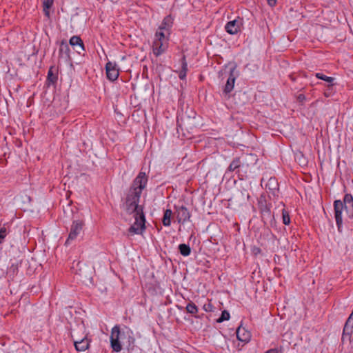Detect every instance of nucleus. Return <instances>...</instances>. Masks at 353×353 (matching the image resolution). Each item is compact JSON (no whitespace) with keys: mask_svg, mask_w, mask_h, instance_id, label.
I'll return each mask as SVG.
<instances>
[{"mask_svg":"<svg viewBox=\"0 0 353 353\" xmlns=\"http://www.w3.org/2000/svg\"><path fill=\"white\" fill-rule=\"evenodd\" d=\"M247 198H248V199H249V198H250V195L248 194H247Z\"/></svg>","mask_w":353,"mask_h":353,"instance_id":"ea45409f","label":"nucleus"},{"mask_svg":"<svg viewBox=\"0 0 353 353\" xmlns=\"http://www.w3.org/2000/svg\"><path fill=\"white\" fill-rule=\"evenodd\" d=\"M152 47L154 54L156 56H159L165 51L167 48V43L165 41L154 40Z\"/></svg>","mask_w":353,"mask_h":353,"instance_id":"2eb2a0df","label":"nucleus"},{"mask_svg":"<svg viewBox=\"0 0 353 353\" xmlns=\"http://www.w3.org/2000/svg\"><path fill=\"white\" fill-rule=\"evenodd\" d=\"M237 339L243 342H248L250 339V333L244 327L239 326L236 332Z\"/></svg>","mask_w":353,"mask_h":353,"instance_id":"f3484780","label":"nucleus"},{"mask_svg":"<svg viewBox=\"0 0 353 353\" xmlns=\"http://www.w3.org/2000/svg\"><path fill=\"white\" fill-rule=\"evenodd\" d=\"M7 235V230L6 227L3 226L0 228V244L3 242V239Z\"/></svg>","mask_w":353,"mask_h":353,"instance_id":"2f4dec72","label":"nucleus"},{"mask_svg":"<svg viewBox=\"0 0 353 353\" xmlns=\"http://www.w3.org/2000/svg\"><path fill=\"white\" fill-rule=\"evenodd\" d=\"M77 274L80 276L81 278V280L83 282V283H92V276H91V274L90 275H85L84 274V272L81 270V269H79V272L77 273Z\"/></svg>","mask_w":353,"mask_h":353,"instance_id":"a878e982","label":"nucleus"},{"mask_svg":"<svg viewBox=\"0 0 353 353\" xmlns=\"http://www.w3.org/2000/svg\"><path fill=\"white\" fill-rule=\"evenodd\" d=\"M173 23V19L170 15L166 16L159 28L160 30L168 31Z\"/></svg>","mask_w":353,"mask_h":353,"instance_id":"6ab92c4d","label":"nucleus"},{"mask_svg":"<svg viewBox=\"0 0 353 353\" xmlns=\"http://www.w3.org/2000/svg\"><path fill=\"white\" fill-rule=\"evenodd\" d=\"M265 353H280L278 349L274 348L266 351Z\"/></svg>","mask_w":353,"mask_h":353,"instance_id":"c9c22d12","label":"nucleus"},{"mask_svg":"<svg viewBox=\"0 0 353 353\" xmlns=\"http://www.w3.org/2000/svg\"><path fill=\"white\" fill-rule=\"evenodd\" d=\"M57 81V76L53 73L52 68H50L48 72L47 81L48 84H54Z\"/></svg>","mask_w":353,"mask_h":353,"instance_id":"393cba45","label":"nucleus"},{"mask_svg":"<svg viewBox=\"0 0 353 353\" xmlns=\"http://www.w3.org/2000/svg\"><path fill=\"white\" fill-rule=\"evenodd\" d=\"M342 339L348 340L350 342L353 341V310L345 324Z\"/></svg>","mask_w":353,"mask_h":353,"instance_id":"6e6552de","label":"nucleus"},{"mask_svg":"<svg viewBox=\"0 0 353 353\" xmlns=\"http://www.w3.org/2000/svg\"><path fill=\"white\" fill-rule=\"evenodd\" d=\"M316 77L317 79H321V80H323L327 83H332L334 81V78L332 77H327L321 73H316L315 74Z\"/></svg>","mask_w":353,"mask_h":353,"instance_id":"cd10ccee","label":"nucleus"},{"mask_svg":"<svg viewBox=\"0 0 353 353\" xmlns=\"http://www.w3.org/2000/svg\"><path fill=\"white\" fill-rule=\"evenodd\" d=\"M334 217L339 231L343 224L342 212L345 209L348 218L353 219V196L350 194H346L344 196L343 201L336 200L334 202Z\"/></svg>","mask_w":353,"mask_h":353,"instance_id":"f03ea898","label":"nucleus"},{"mask_svg":"<svg viewBox=\"0 0 353 353\" xmlns=\"http://www.w3.org/2000/svg\"><path fill=\"white\" fill-rule=\"evenodd\" d=\"M235 68H232L230 70L229 77L228 78L226 84L224 86L223 92V94L229 97V94L232 91L234 86V83L236 80V76L234 74Z\"/></svg>","mask_w":353,"mask_h":353,"instance_id":"4468645a","label":"nucleus"},{"mask_svg":"<svg viewBox=\"0 0 353 353\" xmlns=\"http://www.w3.org/2000/svg\"><path fill=\"white\" fill-rule=\"evenodd\" d=\"M230 319V313L227 310H223L221 316L216 320L218 323H221Z\"/></svg>","mask_w":353,"mask_h":353,"instance_id":"c756f323","label":"nucleus"},{"mask_svg":"<svg viewBox=\"0 0 353 353\" xmlns=\"http://www.w3.org/2000/svg\"><path fill=\"white\" fill-rule=\"evenodd\" d=\"M297 99H298L299 101L303 102V101H304L305 100V97L304 94H300L298 95Z\"/></svg>","mask_w":353,"mask_h":353,"instance_id":"f704fd0d","label":"nucleus"},{"mask_svg":"<svg viewBox=\"0 0 353 353\" xmlns=\"http://www.w3.org/2000/svg\"><path fill=\"white\" fill-rule=\"evenodd\" d=\"M120 327L119 325H115L111 332L110 343L111 347L114 352H119L121 350L122 347L119 341L120 338Z\"/></svg>","mask_w":353,"mask_h":353,"instance_id":"0eeeda50","label":"nucleus"},{"mask_svg":"<svg viewBox=\"0 0 353 353\" xmlns=\"http://www.w3.org/2000/svg\"><path fill=\"white\" fill-rule=\"evenodd\" d=\"M181 70L179 72V77L181 79H184L186 77L188 71V64L185 61V57H183L181 59Z\"/></svg>","mask_w":353,"mask_h":353,"instance_id":"5701e85b","label":"nucleus"},{"mask_svg":"<svg viewBox=\"0 0 353 353\" xmlns=\"http://www.w3.org/2000/svg\"><path fill=\"white\" fill-rule=\"evenodd\" d=\"M268 2V4L270 6H274L276 5V0H267Z\"/></svg>","mask_w":353,"mask_h":353,"instance_id":"e433bc0d","label":"nucleus"},{"mask_svg":"<svg viewBox=\"0 0 353 353\" xmlns=\"http://www.w3.org/2000/svg\"><path fill=\"white\" fill-rule=\"evenodd\" d=\"M85 328L84 324L82 323L81 325H77V330H73L72 332V337L74 339V345L77 351H85L88 349L90 345V341L87 337V334L85 333Z\"/></svg>","mask_w":353,"mask_h":353,"instance_id":"7ed1b4c3","label":"nucleus"},{"mask_svg":"<svg viewBox=\"0 0 353 353\" xmlns=\"http://www.w3.org/2000/svg\"><path fill=\"white\" fill-rule=\"evenodd\" d=\"M177 123L178 130L181 129L182 131L186 130L188 132H193L199 125V122L195 117H182L181 121H177Z\"/></svg>","mask_w":353,"mask_h":353,"instance_id":"39448f33","label":"nucleus"},{"mask_svg":"<svg viewBox=\"0 0 353 353\" xmlns=\"http://www.w3.org/2000/svg\"><path fill=\"white\" fill-rule=\"evenodd\" d=\"M154 40H159V41H166V39L165 37V33L163 32V30H159L156 34H155V39Z\"/></svg>","mask_w":353,"mask_h":353,"instance_id":"7c9ffc66","label":"nucleus"},{"mask_svg":"<svg viewBox=\"0 0 353 353\" xmlns=\"http://www.w3.org/2000/svg\"><path fill=\"white\" fill-rule=\"evenodd\" d=\"M107 78L110 81H115L118 79L119 72L117 65L114 63L108 61L105 65Z\"/></svg>","mask_w":353,"mask_h":353,"instance_id":"ddd939ff","label":"nucleus"},{"mask_svg":"<svg viewBox=\"0 0 353 353\" xmlns=\"http://www.w3.org/2000/svg\"><path fill=\"white\" fill-rule=\"evenodd\" d=\"M176 209V219L179 223H184L190 220V213L186 207L182 206H174Z\"/></svg>","mask_w":353,"mask_h":353,"instance_id":"9b49d317","label":"nucleus"},{"mask_svg":"<svg viewBox=\"0 0 353 353\" xmlns=\"http://www.w3.org/2000/svg\"><path fill=\"white\" fill-rule=\"evenodd\" d=\"M261 185H265V188L269 194L275 196L276 192L279 191V183L275 177H270L268 181L265 182L263 178L261 181Z\"/></svg>","mask_w":353,"mask_h":353,"instance_id":"1a4fd4ad","label":"nucleus"},{"mask_svg":"<svg viewBox=\"0 0 353 353\" xmlns=\"http://www.w3.org/2000/svg\"><path fill=\"white\" fill-rule=\"evenodd\" d=\"M225 29L228 33L230 34H234L237 33L240 29V23L236 19L230 21L227 23Z\"/></svg>","mask_w":353,"mask_h":353,"instance_id":"dca6fc26","label":"nucleus"},{"mask_svg":"<svg viewBox=\"0 0 353 353\" xmlns=\"http://www.w3.org/2000/svg\"><path fill=\"white\" fill-rule=\"evenodd\" d=\"M83 222L82 221H74L71 225L69 236L65 241V244H68L70 240H74L82 230Z\"/></svg>","mask_w":353,"mask_h":353,"instance_id":"9d476101","label":"nucleus"},{"mask_svg":"<svg viewBox=\"0 0 353 353\" xmlns=\"http://www.w3.org/2000/svg\"><path fill=\"white\" fill-rule=\"evenodd\" d=\"M172 216V211L170 209H167L164 211L163 217L162 219L163 225L168 227L171 225V217Z\"/></svg>","mask_w":353,"mask_h":353,"instance_id":"412c9836","label":"nucleus"},{"mask_svg":"<svg viewBox=\"0 0 353 353\" xmlns=\"http://www.w3.org/2000/svg\"><path fill=\"white\" fill-rule=\"evenodd\" d=\"M70 44L73 47H79L81 50H84L83 41L78 36L72 37L70 39Z\"/></svg>","mask_w":353,"mask_h":353,"instance_id":"4be33fe9","label":"nucleus"},{"mask_svg":"<svg viewBox=\"0 0 353 353\" xmlns=\"http://www.w3.org/2000/svg\"><path fill=\"white\" fill-rule=\"evenodd\" d=\"M282 219H283V223L285 225L290 224V215H289V213L285 209H283L282 211Z\"/></svg>","mask_w":353,"mask_h":353,"instance_id":"c85d7f7f","label":"nucleus"},{"mask_svg":"<svg viewBox=\"0 0 353 353\" xmlns=\"http://www.w3.org/2000/svg\"><path fill=\"white\" fill-rule=\"evenodd\" d=\"M43 12L46 17H50V12L48 8H46V10H45V8H43Z\"/></svg>","mask_w":353,"mask_h":353,"instance_id":"4c0bfd02","label":"nucleus"},{"mask_svg":"<svg viewBox=\"0 0 353 353\" xmlns=\"http://www.w3.org/2000/svg\"><path fill=\"white\" fill-rule=\"evenodd\" d=\"M75 48V50L77 51V52L79 54H81L82 52H83L85 50H81L79 47H74Z\"/></svg>","mask_w":353,"mask_h":353,"instance_id":"58836bf2","label":"nucleus"},{"mask_svg":"<svg viewBox=\"0 0 353 353\" xmlns=\"http://www.w3.org/2000/svg\"><path fill=\"white\" fill-rule=\"evenodd\" d=\"M185 309L188 313L193 315H195L198 312V307L193 302H190L186 305Z\"/></svg>","mask_w":353,"mask_h":353,"instance_id":"bb28decb","label":"nucleus"},{"mask_svg":"<svg viewBox=\"0 0 353 353\" xmlns=\"http://www.w3.org/2000/svg\"><path fill=\"white\" fill-rule=\"evenodd\" d=\"M70 48L66 42L62 41L59 46L60 56L65 58H69Z\"/></svg>","mask_w":353,"mask_h":353,"instance_id":"aec40b11","label":"nucleus"},{"mask_svg":"<svg viewBox=\"0 0 353 353\" xmlns=\"http://www.w3.org/2000/svg\"><path fill=\"white\" fill-rule=\"evenodd\" d=\"M148 176L144 172H140L129 189L125 202V210L129 213H143V208L139 202L143 190L146 187Z\"/></svg>","mask_w":353,"mask_h":353,"instance_id":"f257e3e1","label":"nucleus"},{"mask_svg":"<svg viewBox=\"0 0 353 353\" xmlns=\"http://www.w3.org/2000/svg\"><path fill=\"white\" fill-rule=\"evenodd\" d=\"M203 308L205 312H212L213 310V305L210 303H208L205 304Z\"/></svg>","mask_w":353,"mask_h":353,"instance_id":"72a5a7b5","label":"nucleus"},{"mask_svg":"<svg viewBox=\"0 0 353 353\" xmlns=\"http://www.w3.org/2000/svg\"><path fill=\"white\" fill-rule=\"evenodd\" d=\"M179 250L181 255L189 256L191 252L190 247L188 245L182 243L179 245Z\"/></svg>","mask_w":353,"mask_h":353,"instance_id":"b1692460","label":"nucleus"},{"mask_svg":"<svg viewBox=\"0 0 353 353\" xmlns=\"http://www.w3.org/2000/svg\"><path fill=\"white\" fill-rule=\"evenodd\" d=\"M54 0H45L43 1V8L50 9L53 5Z\"/></svg>","mask_w":353,"mask_h":353,"instance_id":"473e14b6","label":"nucleus"},{"mask_svg":"<svg viewBox=\"0 0 353 353\" xmlns=\"http://www.w3.org/2000/svg\"><path fill=\"white\" fill-rule=\"evenodd\" d=\"M228 170L229 172L236 171L238 173L241 172V158H235L230 164Z\"/></svg>","mask_w":353,"mask_h":353,"instance_id":"a211bd4d","label":"nucleus"},{"mask_svg":"<svg viewBox=\"0 0 353 353\" xmlns=\"http://www.w3.org/2000/svg\"><path fill=\"white\" fill-rule=\"evenodd\" d=\"M134 223L130 227L128 231L130 234H139L145 230V216L143 213H134Z\"/></svg>","mask_w":353,"mask_h":353,"instance_id":"20e7f679","label":"nucleus"},{"mask_svg":"<svg viewBox=\"0 0 353 353\" xmlns=\"http://www.w3.org/2000/svg\"><path fill=\"white\" fill-rule=\"evenodd\" d=\"M257 157L252 154H245L241 159V172L247 174L257 162Z\"/></svg>","mask_w":353,"mask_h":353,"instance_id":"423d86ee","label":"nucleus"},{"mask_svg":"<svg viewBox=\"0 0 353 353\" xmlns=\"http://www.w3.org/2000/svg\"><path fill=\"white\" fill-rule=\"evenodd\" d=\"M259 208L263 219L271 218L270 206L268 204L265 197L261 195L258 201Z\"/></svg>","mask_w":353,"mask_h":353,"instance_id":"f8f14e48","label":"nucleus"}]
</instances>
